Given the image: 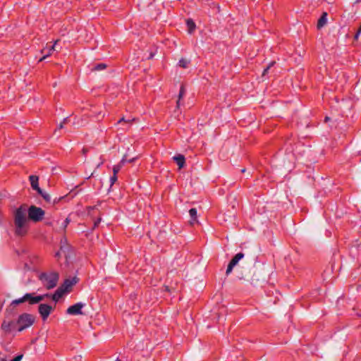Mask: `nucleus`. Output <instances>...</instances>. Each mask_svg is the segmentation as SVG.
Wrapping results in <instances>:
<instances>
[{"label": "nucleus", "mask_w": 361, "mask_h": 361, "mask_svg": "<svg viewBox=\"0 0 361 361\" xmlns=\"http://www.w3.org/2000/svg\"><path fill=\"white\" fill-rule=\"evenodd\" d=\"M44 211L35 205L27 208L23 204L13 212L14 234L17 237L25 236L29 231V220L34 222L41 221L44 219Z\"/></svg>", "instance_id": "obj_1"}, {"label": "nucleus", "mask_w": 361, "mask_h": 361, "mask_svg": "<svg viewBox=\"0 0 361 361\" xmlns=\"http://www.w3.org/2000/svg\"><path fill=\"white\" fill-rule=\"evenodd\" d=\"M38 279L44 288L51 290L57 286L59 274L56 271L42 272L38 275Z\"/></svg>", "instance_id": "obj_2"}, {"label": "nucleus", "mask_w": 361, "mask_h": 361, "mask_svg": "<svg viewBox=\"0 0 361 361\" xmlns=\"http://www.w3.org/2000/svg\"><path fill=\"white\" fill-rule=\"evenodd\" d=\"M35 320L34 315L28 313H23L17 319L18 332H21L28 327L31 326Z\"/></svg>", "instance_id": "obj_3"}, {"label": "nucleus", "mask_w": 361, "mask_h": 361, "mask_svg": "<svg viewBox=\"0 0 361 361\" xmlns=\"http://www.w3.org/2000/svg\"><path fill=\"white\" fill-rule=\"evenodd\" d=\"M18 324L17 320L14 321L11 319L6 317L1 324V329L5 334H10L13 332H18Z\"/></svg>", "instance_id": "obj_4"}, {"label": "nucleus", "mask_w": 361, "mask_h": 361, "mask_svg": "<svg viewBox=\"0 0 361 361\" xmlns=\"http://www.w3.org/2000/svg\"><path fill=\"white\" fill-rule=\"evenodd\" d=\"M56 305L54 306H51L48 304H40L38 307V312L42 319V320L44 322L47 319L49 314L51 313V312L55 308Z\"/></svg>", "instance_id": "obj_5"}, {"label": "nucleus", "mask_w": 361, "mask_h": 361, "mask_svg": "<svg viewBox=\"0 0 361 361\" xmlns=\"http://www.w3.org/2000/svg\"><path fill=\"white\" fill-rule=\"evenodd\" d=\"M85 306V304L82 302H77L71 306H70L66 310V314L70 315H82L83 312L82 309Z\"/></svg>", "instance_id": "obj_6"}, {"label": "nucleus", "mask_w": 361, "mask_h": 361, "mask_svg": "<svg viewBox=\"0 0 361 361\" xmlns=\"http://www.w3.org/2000/svg\"><path fill=\"white\" fill-rule=\"evenodd\" d=\"M244 257V254L243 252L237 253L230 261V262L228 264L226 274V276H228L233 271V269L235 266L237 265L238 262L242 259Z\"/></svg>", "instance_id": "obj_7"}, {"label": "nucleus", "mask_w": 361, "mask_h": 361, "mask_svg": "<svg viewBox=\"0 0 361 361\" xmlns=\"http://www.w3.org/2000/svg\"><path fill=\"white\" fill-rule=\"evenodd\" d=\"M78 279L76 276L73 278L66 279L63 283L60 286L66 292H69L71 288L78 283Z\"/></svg>", "instance_id": "obj_8"}, {"label": "nucleus", "mask_w": 361, "mask_h": 361, "mask_svg": "<svg viewBox=\"0 0 361 361\" xmlns=\"http://www.w3.org/2000/svg\"><path fill=\"white\" fill-rule=\"evenodd\" d=\"M26 302H28L30 305L37 304L44 300V296H35L34 293H26Z\"/></svg>", "instance_id": "obj_9"}, {"label": "nucleus", "mask_w": 361, "mask_h": 361, "mask_svg": "<svg viewBox=\"0 0 361 361\" xmlns=\"http://www.w3.org/2000/svg\"><path fill=\"white\" fill-rule=\"evenodd\" d=\"M58 42V40L55 41L54 44L49 47L42 49L41 52L44 54V56L39 59V61H42L48 56H51L52 52L55 50V45Z\"/></svg>", "instance_id": "obj_10"}, {"label": "nucleus", "mask_w": 361, "mask_h": 361, "mask_svg": "<svg viewBox=\"0 0 361 361\" xmlns=\"http://www.w3.org/2000/svg\"><path fill=\"white\" fill-rule=\"evenodd\" d=\"M31 186L33 190H36L37 192H41V188L39 187L38 180L39 178L37 176L31 175L29 177Z\"/></svg>", "instance_id": "obj_11"}, {"label": "nucleus", "mask_w": 361, "mask_h": 361, "mask_svg": "<svg viewBox=\"0 0 361 361\" xmlns=\"http://www.w3.org/2000/svg\"><path fill=\"white\" fill-rule=\"evenodd\" d=\"M66 293L63 289H62L61 287H59L54 294L51 295V299L55 302H57L61 298L63 295V294Z\"/></svg>", "instance_id": "obj_12"}, {"label": "nucleus", "mask_w": 361, "mask_h": 361, "mask_svg": "<svg viewBox=\"0 0 361 361\" xmlns=\"http://www.w3.org/2000/svg\"><path fill=\"white\" fill-rule=\"evenodd\" d=\"M327 23V13L324 12L317 21V27L318 29L323 27Z\"/></svg>", "instance_id": "obj_13"}, {"label": "nucleus", "mask_w": 361, "mask_h": 361, "mask_svg": "<svg viewBox=\"0 0 361 361\" xmlns=\"http://www.w3.org/2000/svg\"><path fill=\"white\" fill-rule=\"evenodd\" d=\"M173 159L176 161L177 165L178 166L179 169L183 168L185 166V157L182 154H178L175 157H173Z\"/></svg>", "instance_id": "obj_14"}, {"label": "nucleus", "mask_w": 361, "mask_h": 361, "mask_svg": "<svg viewBox=\"0 0 361 361\" xmlns=\"http://www.w3.org/2000/svg\"><path fill=\"white\" fill-rule=\"evenodd\" d=\"M197 209L195 208H191L189 210V214L190 216V224L191 225L194 224L195 223L197 222Z\"/></svg>", "instance_id": "obj_15"}, {"label": "nucleus", "mask_w": 361, "mask_h": 361, "mask_svg": "<svg viewBox=\"0 0 361 361\" xmlns=\"http://www.w3.org/2000/svg\"><path fill=\"white\" fill-rule=\"evenodd\" d=\"M27 300H26V297H25V294L22 297V298H18V299H16L14 300H13L10 305H9V307H16L17 305H19L20 303H23V302H26Z\"/></svg>", "instance_id": "obj_16"}, {"label": "nucleus", "mask_w": 361, "mask_h": 361, "mask_svg": "<svg viewBox=\"0 0 361 361\" xmlns=\"http://www.w3.org/2000/svg\"><path fill=\"white\" fill-rule=\"evenodd\" d=\"M186 25L188 27V30L190 34L192 33L195 30L196 25L194 21L192 19H188L186 20Z\"/></svg>", "instance_id": "obj_17"}, {"label": "nucleus", "mask_w": 361, "mask_h": 361, "mask_svg": "<svg viewBox=\"0 0 361 361\" xmlns=\"http://www.w3.org/2000/svg\"><path fill=\"white\" fill-rule=\"evenodd\" d=\"M185 94V86L183 85H181L180 91H179V94H178V99L177 101V107H179L180 101L184 97Z\"/></svg>", "instance_id": "obj_18"}, {"label": "nucleus", "mask_w": 361, "mask_h": 361, "mask_svg": "<svg viewBox=\"0 0 361 361\" xmlns=\"http://www.w3.org/2000/svg\"><path fill=\"white\" fill-rule=\"evenodd\" d=\"M37 193L39 194L47 202H51L50 195L48 193H47L46 192L43 191L42 189H41V192H37Z\"/></svg>", "instance_id": "obj_19"}, {"label": "nucleus", "mask_w": 361, "mask_h": 361, "mask_svg": "<svg viewBox=\"0 0 361 361\" xmlns=\"http://www.w3.org/2000/svg\"><path fill=\"white\" fill-rule=\"evenodd\" d=\"M189 64V61L185 59H180L178 61L179 66L186 68Z\"/></svg>", "instance_id": "obj_20"}, {"label": "nucleus", "mask_w": 361, "mask_h": 361, "mask_svg": "<svg viewBox=\"0 0 361 361\" xmlns=\"http://www.w3.org/2000/svg\"><path fill=\"white\" fill-rule=\"evenodd\" d=\"M106 68V65L105 63H98L93 68L92 71H102Z\"/></svg>", "instance_id": "obj_21"}, {"label": "nucleus", "mask_w": 361, "mask_h": 361, "mask_svg": "<svg viewBox=\"0 0 361 361\" xmlns=\"http://www.w3.org/2000/svg\"><path fill=\"white\" fill-rule=\"evenodd\" d=\"M122 167H123V166H121L120 164L114 165L113 166V175L117 176L118 173L119 172V171L121 169Z\"/></svg>", "instance_id": "obj_22"}, {"label": "nucleus", "mask_w": 361, "mask_h": 361, "mask_svg": "<svg viewBox=\"0 0 361 361\" xmlns=\"http://www.w3.org/2000/svg\"><path fill=\"white\" fill-rule=\"evenodd\" d=\"M102 221V217L100 216V214L99 215L98 218L95 220H94V226H93V229H94L95 228H97L99 224H100Z\"/></svg>", "instance_id": "obj_23"}, {"label": "nucleus", "mask_w": 361, "mask_h": 361, "mask_svg": "<svg viewBox=\"0 0 361 361\" xmlns=\"http://www.w3.org/2000/svg\"><path fill=\"white\" fill-rule=\"evenodd\" d=\"M274 63H275V61H271V62L269 64V66H267V68L263 71V73H262V75H263V76H264V75H265L268 73V71H269V68H270L271 66H273Z\"/></svg>", "instance_id": "obj_24"}, {"label": "nucleus", "mask_w": 361, "mask_h": 361, "mask_svg": "<svg viewBox=\"0 0 361 361\" xmlns=\"http://www.w3.org/2000/svg\"><path fill=\"white\" fill-rule=\"evenodd\" d=\"M66 197V195L64 196H61V197H55L53 200V204H56L57 203H59L60 201H61L62 200L65 199Z\"/></svg>", "instance_id": "obj_25"}, {"label": "nucleus", "mask_w": 361, "mask_h": 361, "mask_svg": "<svg viewBox=\"0 0 361 361\" xmlns=\"http://www.w3.org/2000/svg\"><path fill=\"white\" fill-rule=\"evenodd\" d=\"M70 221H71V220H70V219H69V218H66V219L63 221V224H62V228H63V231H65V230H66V227L68 226V225L69 224Z\"/></svg>", "instance_id": "obj_26"}, {"label": "nucleus", "mask_w": 361, "mask_h": 361, "mask_svg": "<svg viewBox=\"0 0 361 361\" xmlns=\"http://www.w3.org/2000/svg\"><path fill=\"white\" fill-rule=\"evenodd\" d=\"M97 209V205L95 206H89L87 207V214L90 216H92L91 212Z\"/></svg>", "instance_id": "obj_27"}, {"label": "nucleus", "mask_w": 361, "mask_h": 361, "mask_svg": "<svg viewBox=\"0 0 361 361\" xmlns=\"http://www.w3.org/2000/svg\"><path fill=\"white\" fill-rule=\"evenodd\" d=\"M118 178L116 175H113L110 178L111 186H112L117 180Z\"/></svg>", "instance_id": "obj_28"}, {"label": "nucleus", "mask_w": 361, "mask_h": 361, "mask_svg": "<svg viewBox=\"0 0 361 361\" xmlns=\"http://www.w3.org/2000/svg\"><path fill=\"white\" fill-rule=\"evenodd\" d=\"M133 120H134V119H133V120H130V119H128V120H126L124 117H122L121 118H120V119L118 121V123H122V122H125V123H130Z\"/></svg>", "instance_id": "obj_29"}, {"label": "nucleus", "mask_w": 361, "mask_h": 361, "mask_svg": "<svg viewBox=\"0 0 361 361\" xmlns=\"http://www.w3.org/2000/svg\"><path fill=\"white\" fill-rule=\"evenodd\" d=\"M126 157L127 156L125 154L118 164H120L121 166H123L126 162H128V159H127Z\"/></svg>", "instance_id": "obj_30"}, {"label": "nucleus", "mask_w": 361, "mask_h": 361, "mask_svg": "<svg viewBox=\"0 0 361 361\" xmlns=\"http://www.w3.org/2000/svg\"><path fill=\"white\" fill-rule=\"evenodd\" d=\"M22 358H23V355H18L16 356L14 358H13L12 360H11L10 361H20Z\"/></svg>", "instance_id": "obj_31"}, {"label": "nucleus", "mask_w": 361, "mask_h": 361, "mask_svg": "<svg viewBox=\"0 0 361 361\" xmlns=\"http://www.w3.org/2000/svg\"><path fill=\"white\" fill-rule=\"evenodd\" d=\"M51 295H52V294L47 293V294H44V295H40L39 296H44V299L45 298H51Z\"/></svg>", "instance_id": "obj_32"}, {"label": "nucleus", "mask_w": 361, "mask_h": 361, "mask_svg": "<svg viewBox=\"0 0 361 361\" xmlns=\"http://www.w3.org/2000/svg\"><path fill=\"white\" fill-rule=\"evenodd\" d=\"M87 152H88V149H87V148H85V147H83V149H82V154L86 155V154L87 153Z\"/></svg>", "instance_id": "obj_33"}, {"label": "nucleus", "mask_w": 361, "mask_h": 361, "mask_svg": "<svg viewBox=\"0 0 361 361\" xmlns=\"http://www.w3.org/2000/svg\"><path fill=\"white\" fill-rule=\"evenodd\" d=\"M137 158L136 157H133L132 159H128V163H132Z\"/></svg>", "instance_id": "obj_34"}, {"label": "nucleus", "mask_w": 361, "mask_h": 361, "mask_svg": "<svg viewBox=\"0 0 361 361\" xmlns=\"http://www.w3.org/2000/svg\"><path fill=\"white\" fill-rule=\"evenodd\" d=\"M68 120V117H66V118H65L63 120V121H62L61 123H63V124H66V123H67Z\"/></svg>", "instance_id": "obj_35"}, {"label": "nucleus", "mask_w": 361, "mask_h": 361, "mask_svg": "<svg viewBox=\"0 0 361 361\" xmlns=\"http://www.w3.org/2000/svg\"><path fill=\"white\" fill-rule=\"evenodd\" d=\"M63 125H64L63 123H61L59 124V129L63 128Z\"/></svg>", "instance_id": "obj_36"}, {"label": "nucleus", "mask_w": 361, "mask_h": 361, "mask_svg": "<svg viewBox=\"0 0 361 361\" xmlns=\"http://www.w3.org/2000/svg\"><path fill=\"white\" fill-rule=\"evenodd\" d=\"M55 256H56V257H60V252H57L56 253Z\"/></svg>", "instance_id": "obj_37"}, {"label": "nucleus", "mask_w": 361, "mask_h": 361, "mask_svg": "<svg viewBox=\"0 0 361 361\" xmlns=\"http://www.w3.org/2000/svg\"><path fill=\"white\" fill-rule=\"evenodd\" d=\"M1 361H8L6 357L1 358Z\"/></svg>", "instance_id": "obj_38"}, {"label": "nucleus", "mask_w": 361, "mask_h": 361, "mask_svg": "<svg viewBox=\"0 0 361 361\" xmlns=\"http://www.w3.org/2000/svg\"><path fill=\"white\" fill-rule=\"evenodd\" d=\"M241 171H242L243 173H244V172L245 171V169H243L241 170Z\"/></svg>", "instance_id": "obj_39"}, {"label": "nucleus", "mask_w": 361, "mask_h": 361, "mask_svg": "<svg viewBox=\"0 0 361 361\" xmlns=\"http://www.w3.org/2000/svg\"><path fill=\"white\" fill-rule=\"evenodd\" d=\"M360 1H361V0H357V1H356V2H360Z\"/></svg>", "instance_id": "obj_40"}, {"label": "nucleus", "mask_w": 361, "mask_h": 361, "mask_svg": "<svg viewBox=\"0 0 361 361\" xmlns=\"http://www.w3.org/2000/svg\"><path fill=\"white\" fill-rule=\"evenodd\" d=\"M116 361H121L119 359H117Z\"/></svg>", "instance_id": "obj_41"}]
</instances>
